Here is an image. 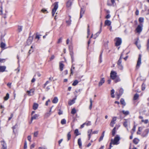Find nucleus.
Here are the masks:
<instances>
[{
	"label": "nucleus",
	"mask_w": 149,
	"mask_h": 149,
	"mask_svg": "<svg viewBox=\"0 0 149 149\" xmlns=\"http://www.w3.org/2000/svg\"><path fill=\"white\" fill-rule=\"evenodd\" d=\"M142 90L143 91L144 90L145 88V85L143 83L141 86Z\"/></svg>",
	"instance_id": "58"
},
{
	"label": "nucleus",
	"mask_w": 149,
	"mask_h": 149,
	"mask_svg": "<svg viewBox=\"0 0 149 149\" xmlns=\"http://www.w3.org/2000/svg\"><path fill=\"white\" fill-rule=\"evenodd\" d=\"M105 24L106 25L109 26L111 25V22L109 20H107L105 21Z\"/></svg>",
	"instance_id": "26"
},
{
	"label": "nucleus",
	"mask_w": 149,
	"mask_h": 149,
	"mask_svg": "<svg viewBox=\"0 0 149 149\" xmlns=\"http://www.w3.org/2000/svg\"><path fill=\"white\" fill-rule=\"evenodd\" d=\"M72 5V2L70 0H68L66 3V6L68 7H70Z\"/></svg>",
	"instance_id": "25"
},
{
	"label": "nucleus",
	"mask_w": 149,
	"mask_h": 149,
	"mask_svg": "<svg viewBox=\"0 0 149 149\" xmlns=\"http://www.w3.org/2000/svg\"><path fill=\"white\" fill-rule=\"evenodd\" d=\"M64 66V65L62 63V62H60L59 63V69L61 71H63Z\"/></svg>",
	"instance_id": "15"
},
{
	"label": "nucleus",
	"mask_w": 149,
	"mask_h": 149,
	"mask_svg": "<svg viewBox=\"0 0 149 149\" xmlns=\"http://www.w3.org/2000/svg\"><path fill=\"white\" fill-rule=\"evenodd\" d=\"M122 112L124 114L126 115H128L129 113V111H125L124 110H123L122 111Z\"/></svg>",
	"instance_id": "45"
},
{
	"label": "nucleus",
	"mask_w": 149,
	"mask_h": 149,
	"mask_svg": "<svg viewBox=\"0 0 149 149\" xmlns=\"http://www.w3.org/2000/svg\"><path fill=\"white\" fill-rule=\"evenodd\" d=\"M58 101V98L56 97H54L52 101V102L53 103H57Z\"/></svg>",
	"instance_id": "21"
},
{
	"label": "nucleus",
	"mask_w": 149,
	"mask_h": 149,
	"mask_svg": "<svg viewBox=\"0 0 149 149\" xmlns=\"http://www.w3.org/2000/svg\"><path fill=\"white\" fill-rule=\"evenodd\" d=\"M73 47L72 44L70 45L69 46V49L70 52V54H74L73 51Z\"/></svg>",
	"instance_id": "12"
},
{
	"label": "nucleus",
	"mask_w": 149,
	"mask_h": 149,
	"mask_svg": "<svg viewBox=\"0 0 149 149\" xmlns=\"http://www.w3.org/2000/svg\"><path fill=\"white\" fill-rule=\"evenodd\" d=\"M55 58V56L54 55H52L51 57L50 58V61H52V60L54 59Z\"/></svg>",
	"instance_id": "63"
},
{
	"label": "nucleus",
	"mask_w": 149,
	"mask_h": 149,
	"mask_svg": "<svg viewBox=\"0 0 149 149\" xmlns=\"http://www.w3.org/2000/svg\"><path fill=\"white\" fill-rule=\"evenodd\" d=\"M120 137L117 136L115 137L113 140V139H112L111 140V141L112 142V144H113L117 145L119 143L118 142L120 140Z\"/></svg>",
	"instance_id": "2"
},
{
	"label": "nucleus",
	"mask_w": 149,
	"mask_h": 149,
	"mask_svg": "<svg viewBox=\"0 0 149 149\" xmlns=\"http://www.w3.org/2000/svg\"><path fill=\"white\" fill-rule=\"evenodd\" d=\"M104 131L102 133V134L101 136H100V138L99 140V141H101L102 140L103 137L104 136Z\"/></svg>",
	"instance_id": "36"
},
{
	"label": "nucleus",
	"mask_w": 149,
	"mask_h": 149,
	"mask_svg": "<svg viewBox=\"0 0 149 149\" xmlns=\"http://www.w3.org/2000/svg\"><path fill=\"white\" fill-rule=\"evenodd\" d=\"M122 59L120 58L117 62V64L118 65V67L119 69L122 70L123 69V66L121 64Z\"/></svg>",
	"instance_id": "8"
},
{
	"label": "nucleus",
	"mask_w": 149,
	"mask_h": 149,
	"mask_svg": "<svg viewBox=\"0 0 149 149\" xmlns=\"http://www.w3.org/2000/svg\"><path fill=\"white\" fill-rule=\"evenodd\" d=\"M6 45V44L3 42H1L0 43V47L2 49H6L7 48H5Z\"/></svg>",
	"instance_id": "16"
},
{
	"label": "nucleus",
	"mask_w": 149,
	"mask_h": 149,
	"mask_svg": "<svg viewBox=\"0 0 149 149\" xmlns=\"http://www.w3.org/2000/svg\"><path fill=\"white\" fill-rule=\"evenodd\" d=\"M93 33H92L91 37H90V38L89 39V40H88V46H89V45L91 43L90 39L91 38H92L93 37Z\"/></svg>",
	"instance_id": "42"
},
{
	"label": "nucleus",
	"mask_w": 149,
	"mask_h": 149,
	"mask_svg": "<svg viewBox=\"0 0 149 149\" xmlns=\"http://www.w3.org/2000/svg\"><path fill=\"white\" fill-rule=\"evenodd\" d=\"M120 102L121 104L123 105L124 106L125 105L126 103H125V101H124V100L123 99V98L121 99Z\"/></svg>",
	"instance_id": "31"
},
{
	"label": "nucleus",
	"mask_w": 149,
	"mask_h": 149,
	"mask_svg": "<svg viewBox=\"0 0 149 149\" xmlns=\"http://www.w3.org/2000/svg\"><path fill=\"white\" fill-rule=\"evenodd\" d=\"M3 8L2 4L0 5V15H2L3 13Z\"/></svg>",
	"instance_id": "48"
},
{
	"label": "nucleus",
	"mask_w": 149,
	"mask_h": 149,
	"mask_svg": "<svg viewBox=\"0 0 149 149\" xmlns=\"http://www.w3.org/2000/svg\"><path fill=\"white\" fill-rule=\"evenodd\" d=\"M101 31V29L100 28V29L99 31L94 36V39H95L99 35Z\"/></svg>",
	"instance_id": "24"
},
{
	"label": "nucleus",
	"mask_w": 149,
	"mask_h": 149,
	"mask_svg": "<svg viewBox=\"0 0 149 149\" xmlns=\"http://www.w3.org/2000/svg\"><path fill=\"white\" fill-rule=\"evenodd\" d=\"M116 127H115L113 129L112 131V134L113 136H114L116 133Z\"/></svg>",
	"instance_id": "43"
},
{
	"label": "nucleus",
	"mask_w": 149,
	"mask_h": 149,
	"mask_svg": "<svg viewBox=\"0 0 149 149\" xmlns=\"http://www.w3.org/2000/svg\"><path fill=\"white\" fill-rule=\"evenodd\" d=\"M27 148V142L26 140L25 141L24 143V149H26Z\"/></svg>",
	"instance_id": "49"
},
{
	"label": "nucleus",
	"mask_w": 149,
	"mask_h": 149,
	"mask_svg": "<svg viewBox=\"0 0 149 149\" xmlns=\"http://www.w3.org/2000/svg\"><path fill=\"white\" fill-rule=\"evenodd\" d=\"M66 23L68 25H70V24L71 23V20L70 19L69 20L66 21Z\"/></svg>",
	"instance_id": "61"
},
{
	"label": "nucleus",
	"mask_w": 149,
	"mask_h": 149,
	"mask_svg": "<svg viewBox=\"0 0 149 149\" xmlns=\"http://www.w3.org/2000/svg\"><path fill=\"white\" fill-rule=\"evenodd\" d=\"M116 41V46H118L120 45L121 43L122 40L120 38H116L115 39Z\"/></svg>",
	"instance_id": "3"
},
{
	"label": "nucleus",
	"mask_w": 149,
	"mask_h": 149,
	"mask_svg": "<svg viewBox=\"0 0 149 149\" xmlns=\"http://www.w3.org/2000/svg\"><path fill=\"white\" fill-rule=\"evenodd\" d=\"M38 134V131L35 132L34 133V135H33L35 137H37V136Z\"/></svg>",
	"instance_id": "56"
},
{
	"label": "nucleus",
	"mask_w": 149,
	"mask_h": 149,
	"mask_svg": "<svg viewBox=\"0 0 149 149\" xmlns=\"http://www.w3.org/2000/svg\"><path fill=\"white\" fill-rule=\"evenodd\" d=\"M71 56V61L72 64L73 63V62L74 61V54H70Z\"/></svg>",
	"instance_id": "41"
},
{
	"label": "nucleus",
	"mask_w": 149,
	"mask_h": 149,
	"mask_svg": "<svg viewBox=\"0 0 149 149\" xmlns=\"http://www.w3.org/2000/svg\"><path fill=\"white\" fill-rule=\"evenodd\" d=\"M123 90L122 88H121L119 90V94L118 95V96H121L123 92Z\"/></svg>",
	"instance_id": "34"
},
{
	"label": "nucleus",
	"mask_w": 149,
	"mask_h": 149,
	"mask_svg": "<svg viewBox=\"0 0 149 149\" xmlns=\"http://www.w3.org/2000/svg\"><path fill=\"white\" fill-rule=\"evenodd\" d=\"M102 52L100 54V56L99 62L100 63H101L102 62Z\"/></svg>",
	"instance_id": "53"
},
{
	"label": "nucleus",
	"mask_w": 149,
	"mask_h": 149,
	"mask_svg": "<svg viewBox=\"0 0 149 149\" xmlns=\"http://www.w3.org/2000/svg\"><path fill=\"white\" fill-rule=\"evenodd\" d=\"M139 95L137 93L135 94L134 96L133 100H137L139 98Z\"/></svg>",
	"instance_id": "28"
},
{
	"label": "nucleus",
	"mask_w": 149,
	"mask_h": 149,
	"mask_svg": "<svg viewBox=\"0 0 149 149\" xmlns=\"http://www.w3.org/2000/svg\"><path fill=\"white\" fill-rule=\"evenodd\" d=\"M123 125L125 127H127V121H125Z\"/></svg>",
	"instance_id": "64"
},
{
	"label": "nucleus",
	"mask_w": 149,
	"mask_h": 149,
	"mask_svg": "<svg viewBox=\"0 0 149 149\" xmlns=\"http://www.w3.org/2000/svg\"><path fill=\"white\" fill-rule=\"evenodd\" d=\"M76 99V98H73L72 100H70L68 102V104L70 106L72 105L73 104H74L75 103V100Z\"/></svg>",
	"instance_id": "19"
},
{
	"label": "nucleus",
	"mask_w": 149,
	"mask_h": 149,
	"mask_svg": "<svg viewBox=\"0 0 149 149\" xmlns=\"http://www.w3.org/2000/svg\"><path fill=\"white\" fill-rule=\"evenodd\" d=\"M115 91L114 89H112L111 90V97L113 98H114L115 97L114 95V93Z\"/></svg>",
	"instance_id": "44"
},
{
	"label": "nucleus",
	"mask_w": 149,
	"mask_h": 149,
	"mask_svg": "<svg viewBox=\"0 0 149 149\" xmlns=\"http://www.w3.org/2000/svg\"><path fill=\"white\" fill-rule=\"evenodd\" d=\"M74 63H72V65L71 66V68L70 69V75H72L73 74V70H74L75 69V67L74 66Z\"/></svg>",
	"instance_id": "17"
},
{
	"label": "nucleus",
	"mask_w": 149,
	"mask_h": 149,
	"mask_svg": "<svg viewBox=\"0 0 149 149\" xmlns=\"http://www.w3.org/2000/svg\"><path fill=\"white\" fill-rule=\"evenodd\" d=\"M144 20V19L142 17H140L139 18V21L140 22H143Z\"/></svg>",
	"instance_id": "60"
},
{
	"label": "nucleus",
	"mask_w": 149,
	"mask_h": 149,
	"mask_svg": "<svg viewBox=\"0 0 149 149\" xmlns=\"http://www.w3.org/2000/svg\"><path fill=\"white\" fill-rule=\"evenodd\" d=\"M6 59H1L0 58V63H4L6 61Z\"/></svg>",
	"instance_id": "62"
},
{
	"label": "nucleus",
	"mask_w": 149,
	"mask_h": 149,
	"mask_svg": "<svg viewBox=\"0 0 149 149\" xmlns=\"http://www.w3.org/2000/svg\"><path fill=\"white\" fill-rule=\"evenodd\" d=\"M9 97V94L8 93L6 94V96L4 97V100H7Z\"/></svg>",
	"instance_id": "27"
},
{
	"label": "nucleus",
	"mask_w": 149,
	"mask_h": 149,
	"mask_svg": "<svg viewBox=\"0 0 149 149\" xmlns=\"http://www.w3.org/2000/svg\"><path fill=\"white\" fill-rule=\"evenodd\" d=\"M38 105L37 103H34L33 106V109L34 110H36L38 109Z\"/></svg>",
	"instance_id": "18"
},
{
	"label": "nucleus",
	"mask_w": 149,
	"mask_h": 149,
	"mask_svg": "<svg viewBox=\"0 0 149 149\" xmlns=\"http://www.w3.org/2000/svg\"><path fill=\"white\" fill-rule=\"evenodd\" d=\"M115 123V122H113L112 121H111L110 125L111 127H113L114 126V124Z\"/></svg>",
	"instance_id": "52"
},
{
	"label": "nucleus",
	"mask_w": 149,
	"mask_h": 149,
	"mask_svg": "<svg viewBox=\"0 0 149 149\" xmlns=\"http://www.w3.org/2000/svg\"><path fill=\"white\" fill-rule=\"evenodd\" d=\"M117 76V75L116 72L113 71H111L110 73V78L112 79H114L115 77Z\"/></svg>",
	"instance_id": "5"
},
{
	"label": "nucleus",
	"mask_w": 149,
	"mask_h": 149,
	"mask_svg": "<svg viewBox=\"0 0 149 149\" xmlns=\"http://www.w3.org/2000/svg\"><path fill=\"white\" fill-rule=\"evenodd\" d=\"M79 81L77 80H75L72 84V85L73 86H75L77 84Z\"/></svg>",
	"instance_id": "35"
},
{
	"label": "nucleus",
	"mask_w": 149,
	"mask_h": 149,
	"mask_svg": "<svg viewBox=\"0 0 149 149\" xmlns=\"http://www.w3.org/2000/svg\"><path fill=\"white\" fill-rule=\"evenodd\" d=\"M38 33H36V35L35 36V38L36 39H38V40H39L40 38V36H41V35H38Z\"/></svg>",
	"instance_id": "46"
},
{
	"label": "nucleus",
	"mask_w": 149,
	"mask_h": 149,
	"mask_svg": "<svg viewBox=\"0 0 149 149\" xmlns=\"http://www.w3.org/2000/svg\"><path fill=\"white\" fill-rule=\"evenodd\" d=\"M22 26H18V30L19 32H21L22 30Z\"/></svg>",
	"instance_id": "39"
},
{
	"label": "nucleus",
	"mask_w": 149,
	"mask_h": 149,
	"mask_svg": "<svg viewBox=\"0 0 149 149\" xmlns=\"http://www.w3.org/2000/svg\"><path fill=\"white\" fill-rule=\"evenodd\" d=\"M74 133L76 136H77L81 134L80 133H79V130L78 129H76L74 131Z\"/></svg>",
	"instance_id": "29"
},
{
	"label": "nucleus",
	"mask_w": 149,
	"mask_h": 149,
	"mask_svg": "<svg viewBox=\"0 0 149 149\" xmlns=\"http://www.w3.org/2000/svg\"><path fill=\"white\" fill-rule=\"evenodd\" d=\"M41 11H42V12L44 13H48V12H47V9L45 8H43L41 10Z\"/></svg>",
	"instance_id": "50"
},
{
	"label": "nucleus",
	"mask_w": 149,
	"mask_h": 149,
	"mask_svg": "<svg viewBox=\"0 0 149 149\" xmlns=\"http://www.w3.org/2000/svg\"><path fill=\"white\" fill-rule=\"evenodd\" d=\"M139 141V140L138 139L135 138L133 139V142L134 144H137L138 143Z\"/></svg>",
	"instance_id": "30"
},
{
	"label": "nucleus",
	"mask_w": 149,
	"mask_h": 149,
	"mask_svg": "<svg viewBox=\"0 0 149 149\" xmlns=\"http://www.w3.org/2000/svg\"><path fill=\"white\" fill-rule=\"evenodd\" d=\"M88 139L89 140L91 137V134H93V132H92V129L89 130L88 131Z\"/></svg>",
	"instance_id": "14"
},
{
	"label": "nucleus",
	"mask_w": 149,
	"mask_h": 149,
	"mask_svg": "<svg viewBox=\"0 0 149 149\" xmlns=\"http://www.w3.org/2000/svg\"><path fill=\"white\" fill-rule=\"evenodd\" d=\"M85 7L84 6H82L81 7V9L80 13V18L82 17L83 14L85 13Z\"/></svg>",
	"instance_id": "4"
},
{
	"label": "nucleus",
	"mask_w": 149,
	"mask_h": 149,
	"mask_svg": "<svg viewBox=\"0 0 149 149\" xmlns=\"http://www.w3.org/2000/svg\"><path fill=\"white\" fill-rule=\"evenodd\" d=\"M68 141L71 138V135L70 134V132H69L67 135Z\"/></svg>",
	"instance_id": "38"
},
{
	"label": "nucleus",
	"mask_w": 149,
	"mask_h": 149,
	"mask_svg": "<svg viewBox=\"0 0 149 149\" xmlns=\"http://www.w3.org/2000/svg\"><path fill=\"white\" fill-rule=\"evenodd\" d=\"M76 109L75 108H73L71 111V113L72 114L74 115L76 113Z\"/></svg>",
	"instance_id": "37"
},
{
	"label": "nucleus",
	"mask_w": 149,
	"mask_h": 149,
	"mask_svg": "<svg viewBox=\"0 0 149 149\" xmlns=\"http://www.w3.org/2000/svg\"><path fill=\"white\" fill-rule=\"evenodd\" d=\"M89 25L88 24V28H87V38H88L89 35H90V29H89Z\"/></svg>",
	"instance_id": "33"
},
{
	"label": "nucleus",
	"mask_w": 149,
	"mask_h": 149,
	"mask_svg": "<svg viewBox=\"0 0 149 149\" xmlns=\"http://www.w3.org/2000/svg\"><path fill=\"white\" fill-rule=\"evenodd\" d=\"M38 116V115L37 114H35L33 116L31 117V122H32V120L33 119H36Z\"/></svg>",
	"instance_id": "23"
},
{
	"label": "nucleus",
	"mask_w": 149,
	"mask_h": 149,
	"mask_svg": "<svg viewBox=\"0 0 149 149\" xmlns=\"http://www.w3.org/2000/svg\"><path fill=\"white\" fill-rule=\"evenodd\" d=\"M61 123L62 125H64L66 123V120L65 119H62L61 121Z\"/></svg>",
	"instance_id": "40"
},
{
	"label": "nucleus",
	"mask_w": 149,
	"mask_h": 149,
	"mask_svg": "<svg viewBox=\"0 0 149 149\" xmlns=\"http://www.w3.org/2000/svg\"><path fill=\"white\" fill-rule=\"evenodd\" d=\"M58 2H55L53 4L54 7L52 9V16H54L55 13L58 8Z\"/></svg>",
	"instance_id": "1"
},
{
	"label": "nucleus",
	"mask_w": 149,
	"mask_h": 149,
	"mask_svg": "<svg viewBox=\"0 0 149 149\" xmlns=\"http://www.w3.org/2000/svg\"><path fill=\"white\" fill-rule=\"evenodd\" d=\"M63 39V38L62 37L60 38L58 40V41H57V43L58 44H59L60 43H61L62 41V40Z\"/></svg>",
	"instance_id": "51"
},
{
	"label": "nucleus",
	"mask_w": 149,
	"mask_h": 149,
	"mask_svg": "<svg viewBox=\"0 0 149 149\" xmlns=\"http://www.w3.org/2000/svg\"><path fill=\"white\" fill-rule=\"evenodd\" d=\"M34 35L32 36H29L26 41V43L27 45H29L31 44L33 39Z\"/></svg>",
	"instance_id": "7"
},
{
	"label": "nucleus",
	"mask_w": 149,
	"mask_h": 149,
	"mask_svg": "<svg viewBox=\"0 0 149 149\" xmlns=\"http://www.w3.org/2000/svg\"><path fill=\"white\" fill-rule=\"evenodd\" d=\"M4 36H3L2 35H1V42H4L5 41V39L3 38Z\"/></svg>",
	"instance_id": "57"
},
{
	"label": "nucleus",
	"mask_w": 149,
	"mask_h": 149,
	"mask_svg": "<svg viewBox=\"0 0 149 149\" xmlns=\"http://www.w3.org/2000/svg\"><path fill=\"white\" fill-rule=\"evenodd\" d=\"M18 125L17 124H16L14 126L12 127V128L13 130V132H14V130L17 127Z\"/></svg>",
	"instance_id": "59"
},
{
	"label": "nucleus",
	"mask_w": 149,
	"mask_h": 149,
	"mask_svg": "<svg viewBox=\"0 0 149 149\" xmlns=\"http://www.w3.org/2000/svg\"><path fill=\"white\" fill-rule=\"evenodd\" d=\"M1 143H2V147L1 149H7L6 144L4 141H1Z\"/></svg>",
	"instance_id": "10"
},
{
	"label": "nucleus",
	"mask_w": 149,
	"mask_h": 149,
	"mask_svg": "<svg viewBox=\"0 0 149 149\" xmlns=\"http://www.w3.org/2000/svg\"><path fill=\"white\" fill-rule=\"evenodd\" d=\"M149 130L148 129H146V130H145L143 132L142 134V136L143 137L146 136L148 134L149 132Z\"/></svg>",
	"instance_id": "11"
},
{
	"label": "nucleus",
	"mask_w": 149,
	"mask_h": 149,
	"mask_svg": "<svg viewBox=\"0 0 149 149\" xmlns=\"http://www.w3.org/2000/svg\"><path fill=\"white\" fill-rule=\"evenodd\" d=\"M104 78H102L101 79L99 83V86H101L104 82Z\"/></svg>",
	"instance_id": "20"
},
{
	"label": "nucleus",
	"mask_w": 149,
	"mask_h": 149,
	"mask_svg": "<svg viewBox=\"0 0 149 149\" xmlns=\"http://www.w3.org/2000/svg\"><path fill=\"white\" fill-rule=\"evenodd\" d=\"M85 125H86L87 126H89L91 125V122L88 121L85 123Z\"/></svg>",
	"instance_id": "54"
},
{
	"label": "nucleus",
	"mask_w": 149,
	"mask_h": 149,
	"mask_svg": "<svg viewBox=\"0 0 149 149\" xmlns=\"http://www.w3.org/2000/svg\"><path fill=\"white\" fill-rule=\"evenodd\" d=\"M141 54H139L138 60L137 61V63L136 65V68H138L140 65L141 64Z\"/></svg>",
	"instance_id": "6"
},
{
	"label": "nucleus",
	"mask_w": 149,
	"mask_h": 149,
	"mask_svg": "<svg viewBox=\"0 0 149 149\" xmlns=\"http://www.w3.org/2000/svg\"><path fill=\"white\" fill-rule=\"evenodd\" d=\"M113 80H114V81L115 83H117L120 81V79L117 76L115 77L114 79Z\"/></svg>",
	"instance_id": "32"
},
{
	"label": "nucleus",
	"mask_w": 149,
	"mask_h": 149,
	"mask_svg": "<svg viewBox=\"0 0 149 149\" xmlns=\"http://www.w3.org/2000/svg\"><path fill=\"white\" fill-rule=\"evenodd\" d=\"M78 144L79 146V148H81L82 146V143L81 138H79L78 140Z\"/></svg>",
	"instance_id": "22"
},
{
	"label": "nucleus",
	"mask_w": 149,
	"mask_h": 149,
	"mask_svg": "<svg viewBox=\"0 0 149 149\" xmlns=\"http://www.w3.org/2000/svg\"><path fill=\"white\" fill-rule=\"evenodd\" d=\"M6 67L5 66H0V72H3L4 71L7 72V71L6 70Z\"/></svg>",
	"instance_id": "13"
},
{
	"label": "nucleus",
	"mask_w": 149,
	"mask_h": 149,
	"mask_svg": "<svg viewBox=\"0 0 149 149\" xmlns=\"http://www.w3.org/2000/svg\"><path fill=\"white\" fill-rule=\"evenodd\" d=\"M90 104L89 107V109H91L92 107V99L91 98H90Z\"/></svg>",
	"instance_id": "47"
},
{
	"label": "nucleus",
	"mask_w": 149,
	"mask_h": 149,
	"mask_svg": "<svg viewBox=\"0 0 149 149\" xmlns=\"http://www.w3.org/2000/svg\"><path fill=\"white\" fill-rule=\"evenodd\" d=\"M143 25L142 24L139 25L136 29V30L137 33H140L142 30Z\"/></svg>",
	"instance_id": "9"
},
{
	"label": "nucleus",
	"mask_w": 149,
	"mask_h": 149,
	"mask_svg": "<svg viewBox=\"0 0 149 149\" xmlns=\"http://www.w3.org/2000/svg\"><path fill=\"white\" fill-rule=\"evenodd\" d=\"M58 114L59 115H61V114H63V111H62V110L60 109H58Z\"/></svg>",
	"instance_id": "55"
}]
</instances>
